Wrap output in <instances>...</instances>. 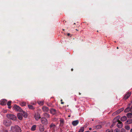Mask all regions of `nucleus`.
<instances>
[{
	"instance_id": "3c124183",
	"label": "nucleus",
	"mask_w": 132,
	"mask_h": 132,
	"mask_svg": "<svg viewBox=\"0 0 132 132\" xmlns=\"http://www.w3.org/2000/svg\"><path fill=\"white\" fill-rule=\"evenodd\" d=\"M73 132V131H70V132Z\"/></svg>"
},
{
	"instance_id": "7ed1b4c3",
	"label": "nucleus",
	"mask_w": 132,
	"mask_h": 132,
	"mask_svg": "<svg viewBox=\"0 0 132 132\" xmlns=\"http://www.w3.org/2000/svg\"><path fill=\"white\" fill-rule=\"evenodd\" d=\"M3 124L6 126H10L11 124V121L7 120L5 119L3 121Z\"/></svg>"
},
{
	"instance_id": "a19ab883",
	"label": "nucleus",
	"mask_w": 132,
	"mask_h": 132,
	"mask_svg": "<svg viewBox=\"0 0 132 132\" xmlns=\"http://www.w3.org/2000/svg\"><path fill=\"white\" fill-rule=\"evenodd\" d=\"M130 132H132V128L130 130Z\"/></svg>"
},
{
	"instance_id": "f257e3e1",
	"label": "nucleus",
	"mask_w": 132,
	"mask_h": 132,
	"mask_svg": "<svg viewBox=\"0 0 132 132\" xmlns=\"http://www.w3.org/2000/svg\"><path fill=\"white\" fill-rule=\"evenodd\" d=\"M11 130L12 132H21L20 127L17 125L11 126Z\"/></svg>"
},
{
	"instance_id": "72a5a7b5",
	"label": "nucleus",
	"mask_w": 132,
	"mask_h": 132,
	"mask_svg": "<svg viewBox=\"0 0 132 132\" xmlns=\"http://www.w3.org/2000/svg\"><path fill=\"white\" fill-rule=\"evenodd\" d=\"M119 110L121 112L124 110V109L123 108H122L119 109Z\"/></svg>"
},
{
	"instance_id": "a211bd4d",
	"label": "nucleus",
	"mask_w": 132,
	"mask_h": 132,
	"mask_svg": "<svg viewBox=\"0 0 132 132\" xmlns=\"http://www.w3.org/2000/svg\"><path fill=\"white\" fill-rule=\"evenodd\" d=\"M36 125H34L31 127V129L32 131H34L36 129Z\"/></svg>"
},
{
	"instance_id": "f3484780",
	"label": "nucleus",
	"mask_w": 132,
	"mask_h": 132,
	"mask_svg": "<svg viewBox=\"0 0 132 132\" xmlns=\"http://www.w3.org/2000/svg\"><path fill=\"white\" fill-rule=\"evenodd\" d=\"M50 128L51 129H54L56 127V126L55 124L52 123L51 125H50Z\"/></svg>"
},
{
	"instance_id": "f8f14e48",
	"label": "nucleus",
	"mask_w": 132,
	"mask_h": 132,
	"mask_svg": "<svg viewBox=\"0 0 132 132\" xmlns=\"http://www.w3.org/2000/svg\"><path fill=\"white\" fill-rule=\"evenodd\" d=\"M21 113L22 116H23L24 117L26 118L28 116L26 112L22 110Z\"/></svg>"
},
{
	"instance_id": "4be33fe9",
	"label": "nucleus",
	"mask_w": 132,
	"mask_h": 132,
	"mask_svg": "<svg viewBox=\"0 0 132 132\" xmlns=\"http://www.w3.org/2000/svg\"><path fill=\"white\" fill-rule=\"evenodd\" d=\"M28 107L30 109H35L34 107L33 106H32V105H28Z\"/></svg>"
},
{
	"instance_id": "393cba45",
	"label": "nucleus",
	"mask_w": 132,
	"mask_h": 132,
	"mask_svg": "<svg viewBox=\"0 0 132 132\" xmlns=\"http://www.w3.org/2000/svg\"><path fill=\"white\" fill-rule=\"evenodd\" d=\"M26 103L25 102H22L20 103V105L22 106H25L26 105Z\"/></svg>"
},
{
	"instance_id": "c756f323",
	"label": "nucleus",
	"mask_w": 132,
	"mask_h": 132,
	"mask_svg": "<svg viewBox=\"0 0 132 132\" xmlns=\"http://www.w3.org/2000/svg\"><path fill=\"white\" fill-rule=\"evenodd\" d=\"M121 112L120 111V110H118L117 111H116L115 112V113L116 114H118L119 113H120Z\"/></svg>"
},
{
	"instance_id": "c85d7f7f",
	"label": "nucleus",
	"mask_w": 132,
	"mask_h": 132,
	"mask_svg": "<svg viewBox=\"0 0 132 132\" xmlns=\"http://www.w3.org/2000/svg\"><path fill=\"white\" fill-rule=\"evenodd\" d=\"M127 122H128V124H130L132 122V120L130 119V120H129L127 121Z\"/></svg>"
},
{
	"instance_id": "2eb2a0df",
	"label": "nucleus",
	"mask_w": 132,
	"mask_h": 132,
	"mask_svg": "<svg viewBox=\"0 0 132 132\" xmlns=\"http://www.w3.org/2000/svg\"><path fill=\"white\" fill-rule=\"evenodd\" d=\"M43 111L44 112H47L48 111V108L45 106H44L42 108Z\"/></svg>"
},
{
	"instance_id": "1a4fd4ad",
	"label": "nucleus",
	"mask_w": 132,
	"mask_h": 132,
	"mask_svg": "<svg viewBox=\"0 0 132 132\" xmlns=\"http://www.w3.org/2000/svg\"><path fill=\"white\" fill-rule=\"evenodd\" d=\"M131 93L130 92H128L127 94H126L124 97V99H126L128 98L131 95Z\"/></svg>"
},
{
	"instance_id": "ea45409f",
	"label": "nucleus",
	"mask_w": 132,
	"mask_h": 132,
	"mask_svg": "<svg viewBox=\"0 0 132 132\" xmlns=\"http://www.w3.org/2000/svg\"><path fill=\"white\" fill-rule=\"evenodd\" d=\"M70 35V34L69 33H68V34H67V35L68 36H69Z\"/></svg>"
},
{
	"instance_id": "ddd939ff",
	"label": "nucleus",
	"mask_w": 132,
	"mask_h": 132,
	"mask_svg": "<svg viewBox=\"0 0 132 132\" xmlns=\"http://www.w3.org/2000/svg\"><path fill=\"white\" fill-rule=\"evenodd\" d=\"M79 121L78 120H75L73 121L72 122V125L74 126H76L79 123Z\"/></svg>"
},
{
	"instance_id": "6e6552de",
	"label": "nucleus",
	"mask_w": 132,
	"mask_h": 132,
	"mask_svg": "<svg viewBox=\"0 0 132 132\" xmlns=\"http://www.w3.org/2000/svg\"><path fill=\"white\" fill-rule=\"evenodd\" d=\"M39 126V131L41 132H43L44 130V128L42 125L40 124Z\"/></svg>"
},
{
	"instance_id": "bb28decb",
	"label": "nucleus",
	"mask_w": 132,
	"mask_h": 132,
	"mask_svg": "<svg viewBox=\"0 0 132 132\" xmlns=\"http://www.w3.org/2000/svg\"><path fill=\"white\" fill-rule=\"evenodd\" d=\"M125 128L127 130H129L130 129V127L129 126L127 125L125 126Z\"/></svg>"
},
{
	"instance_id": "a18cd8bd",
	"label": "nucleus",
	"mask_w": 132,
	"mask_h": 132,
	"mask_svg": "<svg viewBox=\"0 0 132 132\" xmlns=\"http://www.w3.org/2000/svg\"><path fill=\"white\" fill-rule=\"evenodd\" d=\"M110 132H112V131L110 130Z\"/></svg>"
},
{
	"instance_id": "37998d69",
	"label": "nucleus",
	"mask_w": 132,
	"mask_h": 132,
	"mask_svg": "<svg viewBox=\"0 0 132 132\" xmlns=\"http://www.w3.org/2000/svg\"><path fill=\"white\" fill-rule=\"evenodd\" d=\"M85 132H89V131H85Z\"/></svg>"
},
{
	"instance_id": "a878e982",
	"label": "nucleus",
	"mask_w": 132,
	"mask_h": 132,
	"mask_svg": "<svg viewBox=\"0 0 132 132\" xmlns=\"http://www.w3.org/2000/svg\"><path fill=\"white\" fill-rule=\"evenodd\" d=\"M44 116L47 118H49L50 117V115L47 113L44 114Z\"/></svg>"
},
{
	"instance_id": "20e7f679",
	"label": "nucleus",
	"mask_w": 132,
	"mask_h": 132,
	"mask_svg": "<svg viewBox=\"0 0 132 132\" xmlns=\"http://www.w3.org/2000/svg\"><path fill=\"white\" fill-rule=\"evenodd\" d=\"M13 109L15 111L21 112L22 110L19 106L15 105L13 107Z\"/></svg>"
},
{
	"instance_id": "f704fd0d",
	"label": "nucleus",
	"mask_w": 132,
	"mask_h": 132,
	"mask_svg": "<svg viewBox=\"0 0 132 132\" xmlns=\"http://www.w3.org/2000/svg\"><path fill=\"white\" fill-rule=\"evenodd\" d=\"M110 131L109 130V129H107V130H106V132H110Z\"/></svg>"
},
{
	"instance_id": "9d476101",
	"label": "nucleus",
	"mask_w": 132,
	"mask_h": 132,
	"mask_svg": "<svg viewBox=\"0 0 132 132\" xmlns=\"http://www.w3.org/2000/svg\"><path fill=\"white\" fill-rule=\"evenodd\" d=\"M17 116L18 117V119L20 120H22L23 117H22V114L21 113H18L17 114Z\"/></svg>"
},
{
	"instance_id": "49530a36",
	"label": "nucleus",
	"mask_w": 132,
	"mask_h": 132,
	"mask_svg": "<svg viewBox=\"0 0 132 132\" xmlns=\"http://www.w3.org/2000/svg\"><path fill=\"white\" fill-rule=\"evenodd\" d=\"M117 49H118V47H117Z\"/></svg>"
},
{
	"instance_id": "473e14b6",
	"label": "nucleus",
	"mask_w": 132,
	"mask_h": 132,
	"mask_svg": "<svg viewBox=\"0 0 132 132\" xmlns=\"http://www.w3.org/2000/svg\"><path fill=\"white\" fill-rule=\"evenodd\" d=\"M126 131L125 129L123 128H122L120 132H126Z\"/></svg>"
},
{
	"instance_id": "b1692460",
	"label": "nucleus",
	"mask_w": 132,
	"mask_h": 132,
	"mask_svg": "<svg viewBox=\"0 0 132 132\" xmlns=\"http://www.w3.org/2000/svg\"><path fill=\"white\" fill-rule=\"evenodd\" d=\"M38 103L39 105H43L44 104V102L43 101H38Z\"/></svg>"
},
{
	"instance_id": "9b49d317",
	"label": "nucleus",
	"mask_w": 132,
	"mask_h": 132,
	"mask_svg": "<svg viewBox=\"0 0 132 132\" xmlns=\"http://www.w3.org/2000/svg\"><path fill=\"white\" fill-rule=\"evenodd\" d=\"M50 112L51 113L53 114H55L56 113V110L54 109H51L50 110Z\"/></svg>"
},
{
	"instance_id": "864d4df0",
	"label": "nucleus",
	"mask_w": 132,
	"mask_h": 132,
	"mask_svg": "<svg viewBox=\"0 0 132 132\" xmlns=\"http://www.w3.org/2000/svg\"><path fill=\"white\" fill-rule=\"evenodd\" d=\"M74 24H75V23H74Z\"/></svg>"
},
{
	"instance_id": "4468645a",
	"label": "nucleus",
	"mask_w": 132,
	"mask_h": 132,
	"mask_svg": "<svg viewBox=\"0 0 132 132\" xmlns=\"http://www.w3.org/2000/svg\"><path fill=\"white\" fill-rule=\"evenodd\" d=\"M130 104H129L128 105V106L127 108H126L124 110V112H127L129 111H130V108L129 107Z\"/></svg>"
},
{
	"instance_id": "6ab92c4d",
	"label": "nucleus",
	"mask_w": 132,
	"mask_h": 132,
	"mask_svg": "<svg viewBox=\"0 0 132 132\" xmlns=\"http://www.w3.org/2000/svg\"><path fill=\"white\" fill-rule=\"evenodd\" d=\"M127 119V117L126 116H123L121 118V120L122 121H124L126 120Z\"/></svg>"
},
{
	"instance_id": "c9c22d12",
	"label": "nucleus",
	"mask_w": 132,
	"mask_h": 132,
	"mask_svg": "<svg viewBox=\"0 0 132 132\" xmlns=\"http://www.w3.org/2000/svg\"><path fill=\"white\" fill-rule=\"evenodd\" d=\"M130 111L132 112V106H131V108H130Z\"/></svg>"
},
{
	"instance_id": "c03bdc74",
	"label": "nucleus",
	"mask_w": 132,
	"mask_h": 132,
	"mask_svg": "<svg viewBox=\"0 0 132 132\" xmlns=\"http://www.w3.org/2000/svg\"><path fill=\"white\" fill-rule=\"evenodd\" d=\"M71 70L72 71L73 70V69H71Z\"/></svg>"
},
{
	"instance_id": "5fc2aeb1",
	"label": "nucleus",
	"mask_w": 132,
	"mask_h": 132,
	"mask_svg": "<svg viewBox=\"0 0 132 132\" xmlns=\"http://www.w3.org/2000/svg\"><path fill=\"white\" fill-rule=\"evenodd\" d=\"M69 116V117H70V116Z\"/></svg>"
},
{
	"instance_id": "603ef678",
	"label": "nucleus",
	"mask_w": 132,
	"mask_h": 132,
	"mask_svg": "<svg viewBox=\"0 0 132 132\" xmlns=\"http://www.w3.org/2000/svg\"><path fill=\"white\" fill-rule=\"evenodd\" d=\"M76 30L78 31V30L77 29H76Z\"/></svg>"
},
{
	"instance_id": "4d7b16f0",
	"label": "nucleus",
	"mask_w": 132,
	"mask_h": 132,
	"mask_svg": "<svg viewBox=\"0 0 132 132\" xmlns=\"http://www.w3.org/2000/svg\"><path fill=\"white\" fill-rule=\"evenodd\" d=\"M62 100H61V101H62Z\"/></svg>"
},
{
	"instance_id": "79ce46f5",
	"label": "nucleus",
	"mask_w": 132,
	"mask_h": 132,
	"mask_svg": "<svg viewBox=\"0 0 132 132\" xmlns=\"http://www.w3.org/2000/svg\"><path fill=\"white\" fill-rule=\"evenodd\" d=\"M61 104H63L64 103L62 102H61Z\"/></svg>"
},
{
	"instance_id": "58836bf2",
	"label": "nucleus",
	"mask_w": 132,
	"mask_h": 132,
	"mask_svg": "<svg viewBox=\"0 0 132 132\" xmlns=\"http://www.w3.org/2000/svg\"><path fill=\"white\" fill-rule=\"evenodd\" d=\"M92 129V128H89V130H91Z\"/></svg>"
},
{
	"instance_id": "f03ea898",
	"label": "nucleus",
	"mask_w": 132,
	"mask_h": 132,
	"mask_svg": "<svg viewBox=\"0 0 132 132\" xmlns=\"http://www.w3.org/2000/svg\"><path fill=\"white\" fill-rule=\"evenodd\" d=\"M6 117L9 119L13 120H16L17 118L16 117L15 115L11 114H7Z\"/></svg>"
},
{
	"instance_id": "2f4dec72",
	"label": "nucleus",
	"mask_w": 132,
	"mask_h": 132,
	"mask_svg": "<svg viewBox=\"0 0 132 132\" xmlns=\"http://www.w3.org/2000/svg\"><path fill=\"white\" fill-rule=\"evenodd\" d=\"M60 122L61 123L63 124L64 122V120L62 119H61L60 120Z\"/></svg>"
},
{
	"instance_id": "09e8293b",
	"label": "nucleus",
	"mask_w": 132,
	"mask_h": 132,
	"mask_svg": "<svg viewBox=\"0 0 132 132\" xmlns=\"http://www.w3.org/2000/svg\"><path fill=\"white\" fill-rule=\"evenodd\" d=\"M131 103H132V101H131Z\"/></svg>"
},
{
	"instance_id": "de8ad7c7",
	"label": "nucleus",
	"mask_w": 132,
	"mask_h": 132,
	"mask_svg": "<svg viewBox=\"0 0 132 132\" xmlns=\"http://www.w3.org/2000/svg\"><path fill=\"white\" fill-rule=\"evenodd\" d=\"M6 112V111H5V112Z\"/></svg>"
},
{
	"instance_id": "8fccbe9b",
	"label": "nucleus",
	"mask_w": 132,
	"mask_h": 132,
	"mask_svg": "<svg viewBox=\"0 0 132 132\" xmlns=\"http://www.w3.org/2000/svg\"><path fill=\"white\" fill-rule=\"evenodd\" d=\"M93 132H96V131H93Z\"/></svg>"
},
{
	"instance_id": "412c9836",
	"label": "nucleus",
	"mask_w": 132,
	"mask_h": 132,
	"mask_svg": "<svg viewBox=\"0 0 132 132\" xmlns=\"http://www.w3.org/2000/svg\"><path fill=\"white\" fill-rule=\"evenodd\" d=\"M11 101H9L7 103V105L8 106V108L9 109L11 108V106H10L11 104Z\"/></svg>"
},
{
	"instance_id": "cd10ccee",
	"label": "nucleus",
	"mask_w": 132,
	"mask_h": 132,
	"mask_svg": "<svg viewBox=\"0 0 132 132\" xmlns=\"http://www.w3.org/2000/svg\"><path fill=\"white\" fill-rule=\"evenodd\" d=\"M101 125H97V126H96V128L97 129H98L101 128Z\"/></svg>"
},
{
	"instance_id": "dca6fc26",
	"label": "nucleus",
	"mask_w": 132,
	"mask_h": 132,
	"mask_svg": "<svg viewBox=\"0 0 132 132\" xmlns=\"http://www.w3.org/2000/svg\"><path fill=\"white\" fill-rule=\"evenodd\" d=\"M117 127L119 128H121L122 126V122L121 121H119L118 123L117 124Z\"/></svg>"
},
{
	"instance_id": "423d86ee",
	"label": "nucleus",
	"mask_w": 132,
	"mask_h": 132,
	"mask_svg": "<svg viewBox=\"0 0 132 132\" xmlns=\"http://www.w3.org/2000/svg\"><path fill=\"white\" fill-rule=\"evenodd\" d=\"M7 102V101L5 99H2L0 101V104L2 105H6Z\"/></svg>"
},
{
	"instance_id": "aec40b11",
	"label": "nucleus",
	"mask_w": 132,
	"mask_h": 132,
	"mask_svg": "<svg viewBox=\"0 0 132 132\" xmlns=\"http://www.w3.org/2000/svg\"><path fill=\"white\" fill-rule=\"evenodd\" d=\"M127 116L128 118H132V113H127Z\"/></svg>"
},
{
	"instance_id": "39448f33",
	"label": "nucleus",
	"mask_w": 132,
	"mask_h": 132,
	"mask_svg": "<svg viewBox=\"0 0 132 132\" xmlns=\"http://www.w3.org/2000/svg\"><path fill=\"white\" fill-rule=\"evenodd\" d=\"M42 123L44 125H46L48 123L47 119L44 118H42L41 119Z\"/></svg>"
},
{
	"instance_id": "5701e85b",
	"label": "nucleus",
	"mask_w": 132,
	"mask_h": 132,
	"mask_svg": "<svg viewBox=\"0 0 132 132\" xmlns=\"http://www.w3.org/2000/svg\"><path fill=\"white\" fill-rule=\"evenodd\" d=\"M84 127H81L79 129L78 132H83L84 131Z\"/></svg>"
},
{
	"instance_id": "4c0bfd02",
	"label": "nucleus",
	"mask_w": 132,
	"mask_h": 132,
	"mask_svg": "<svg viewBox=\"0 0 132 132\" xmlns=\"http://www.w3.org/2000/svg\"><path fill=\"white\" fill-rule=\"evenodd\" d=\"M4 132H8V131L7 130H5V131H4Z\"/></svg>"
},
{
	"instance_id": "0eeeda50",
	"label": "nucleus",
	"mask_w": 132,
	"mask_h": 132,
	"mask_svg": "<svg viewBox=\"0 0 132 132\" xmlns=\"http://www.w3.org/2000/svg\"><path fill=\"white\" fill-rule=\"evenodd\" d=\"M40 114L39 113H37L35 114L34 117L36 120H38L40 118Z\"/></svg>"
},
{
	"instance_id": "e433bc0d",
	"label": "nucleus",
	"mask_w": 132,
	"mask_h": 132,
	"mask_svg": "<svg viewBox=\"0 0 132 132\" xmlns=\"http://www.w3.org/2000/svg\"><path fill=\"white\" fill-rule=\"evenodd\" d=\"M57 120V119L55 118L54 119V121H56Z\"/></svg>"
},
{
	"instance_id": "6e6d98bb",
	"label": "nucleus",
	"mask_w": 132,
	"mask_h": 132,
	"mask_svg": "<svg viewBox=\"0 0 132 132\" xmlns=\"http://www.w3.org/2000/svg\"><path fill=\"white\" fill-rule=\"evenodd\" d=\"M44 132H47L46 131H45Z\"/></svg>"
},
{
	"instance_id": "7c9ffc66",
	"label": "nucleus",
	"mask_w": 132,
	"mask_h": 132,
	"mask_svg": "<svg viewBox=\"0 0 132 132\" xmlns=\"http://www.w3.org/2000/svg\"><path fill=\"white\" fill-rule=\"evenodd\" d=\"M114 132H120V130L118 129H116L114 130Z\"/></svg>"
}]
</instances>
